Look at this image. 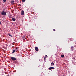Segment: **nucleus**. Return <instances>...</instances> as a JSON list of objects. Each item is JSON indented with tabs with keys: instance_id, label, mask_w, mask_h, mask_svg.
Returning <instances> with one entry per match:
<instances>
[{
	"instance_id": "f257e3e1",
	"label": "nucleus",
	"mask_w": 76,
	"mask_h": 76,
	"mask_svg": "<svg viewBox=\"0 0 76 76\" xmlns=\"http://www.w3.org/2000/svg\"><path fill=\"white\" fill-rule=\"evenodd\" d=\"M1 15L3 16H5L6 15V12L4 11H2L1 13Z\"/></svg>"
},
{
	"instance_id": "f03ea898",
	"label": "nucleus",
	"mask_w": 76,
	"mask_h": 76,
	"mask_svg": "<svg viewBox=\"0 0 76 76\" xmlns=\"http://www.w3.org/2000/svg\"><path fill=\"white\" fill-rule=\"evenodd\" d=\"M11 58L12 60H13V61H15L16 60V58L14 57H11Z\"/></svg>"
},
{
	"instance_id": "7ed1b4c3",
	"label": "nucleus",
	"mask_w": 76,
	"mask_h": 76,
	"mask_svg": "<svg viewBox=\"0 0 76 76\" xmlns=\"http://www.w3.org/2000/svg\"><path fill=\"white\" fill-rule=\"evenodd\" d=\"M55 68L53 67H50L48 68L49 70H52L53 69H54Z\"/></svg>"
},
{
	"instance_id": "20e7f679",
	"label": "nucleus",
	"mask_w": 76,
	"mask_h": 76,
	"mask_svg": "<svg viewBox=\"0 0 76 76\" xmlns=\"http://www.w3.org/2000/svg\"><path fill=\"white\" fill-rule=\"evenodd\" d=\"M35 50L36 51H38V48L37 47H36L35 48Z\"/></svg>"
},
{
	"instance_id": "39448f33",
	"label": "nucleus",
	"mask_w": 76,
	"mask_h": 76,
	"mask_svg": "<svg viewBox=\"0 0 76 76\" xmlns=\"http://www.w3.org/2000/svg\"><path fill=\"white\" fill-rule=\"evenodd\" d=\"M24 15V11L23 10L21 12V15L22 16H23V15Z\"/></svg>"
},
{
	"instance_id": "423d86ee",
	"label": "nucleus",
	"mask_w": 76,
	"mask_h": 76,
	"mask_svg": "<svg viewBox=\"0 0 76 76\" xmlns=\"http://www.w3.org/2000/svg\"><path fill=\"white\" fill-rule=\"evenodd\" d=\"M12 20L13 21H15V20H16V19L14 18H12Z\"/></svg>"
},
{
	"instance_id": "0eeeda50",
	"label": "nucleus",
	"mask_w": 76,
	"mask_h": 76,
	"mask_svg": "<svg viewBox=\"0 0 76 76\" xmlns=\"http://www.w3.org/2000/svg\"><path fill=\"white\" fill-rule=\"evenodd\" d=\"M53 65H54V63L53 62H52L51 64V66H53Z\"/></svg>"
},
{
	"instance_id": "6e6552de",
	"label": "nucleus",
	"mask_w": 76,
	"mask_h": 76,
	"mask_svg": "<svg viewBox=\"0 0 76 76\" xmlns=\"http://www.w3.org/2000/svg\"><path fill=\"white\" fill-rule=\"evenodd\" d=\"M15 51H16V50H13V51H12V54H13V53H14Z\"/></svg>"
},
{
	"instance_id": "1a4fd4ad",
	"label": "nucleus",
	"mask_w": 76,
	"mask_h": 76,
	"mask_svg": "<svg viewBox=\"0 0 76 76\" xmlns=\"http://www.w3.org/2000/svg\"><path fill=\"white\" fill-rule=\"evenodd\" d=\"M11 3L12 4H14V3H15V1H11Z\"/></svg>"
},
{
	"instance_id": "9d476101",
	"label": "nucleus",
	"mask_w": 76,
	"mask_h": 76,
	"mask_svg": "<svg viewBox=\"0 0 76 76\" xmlns=\"http://www.w3.org/2000/svg\"><path fill=\"white\" fill-rule=\"evenodd\" d=\"M74 48V47L73 46H72L71 48V49H73Z\"/></svg>"
},
{
	"instance_id": "9b49d317",
	"label": "nucleus",
	"mask_w": 76,
	"mask_h": 76,
	"mask_svg": "<svg viewBox=\"0 0 76 76\" xmlns=\"http://www.w3.org/2000/svg\"><path fill=\"white\" fill-rule=\"evenodd\" d=\"M61 57H62L63 58V57H64V55H61Z\"/></svg>"
},
{
	"instance_id": "f8f14e48",
	"label": "nucleus",
	"mask_w": 76,
	"mask_h": 76,
	"mask_svg": "<svg viewBox=\"0 0 76 76\" xmlns=\"http://www.w3.org/2000/svg\"><path fill=\"white\" fill-rule=\"evenodd\" d=\"M9 36L11 37H12V36L10 34H9Z\"/></svg>"
},
{
	"instance_id": "ddd939ff",
	"label": "nucleus",
	"mask_w": 76,
	"mask_h": 76,
	"mask_svg": "<svg viewBox=\"0 0 76 76\" xmlns=\"http://www.w3.org/2000/svg\"><path fill=\"white\" fill-rule=\"evenodd\" d=\"M69 40H70V41H73V38H71Z\"/></svg>"
},
{
	"instance_id": "4468645a",
	"label": "nucleus",
	"mask_w": 76,
	"mask_h": 76,
	"mask_svg": "<svg viewBox=\"0 0 76 76\" xmlns=\"http://www.w3.org/2000/svg\"><path fill=\"white\" fill-rule=\"evenodd\" d=\"M22 2H25V1L26 0H22Z\"/></svg>"
},
{
	"instance_id": "2eb2a0df",
	"label": "nucleus",
	"mask_w": 76,
	"mask_h": 76,
	"mask_svg": "<svg viewBox=\"0 0 76 76\" xmlns=\"http://www.w3.org/2000/svg\"><path fill=\"white\" fill-rule=\"evenodd\" d=\"M3 1L4 2H6V0H3Z\"/></svg>"
},
{
	"instance_id": "dca6fc26",
	"label": "nucleus",
	"mask_w": 76,
	"mask_h": 76,
	"mask_svg": "<svg viewBox=\"0 0 76 76\" xmlns=\"http://www.w3.org/2000/svg\"><path fill=\"white\" fill-rule=\"evenodd\" d=\"M53 31H56V29H53Z\"/></svg>"
},
{
	"instance_id": "f3484780",
	"label": "nucleus",
	"mask_w": 76,
	"mask_h": 76,
	"mask_svg": "<svg viewBox=\"0 0 76 76\" xmlns=\"http://www.w3.org/2000/svg\"><path fill=\"white\" fill-rule=\"evenodd\" d=\"M46 59V57H45L44 60H45V59Z\"/></svg>"
},
{
	"instance_id": "a211bd4d",
	"label": "nucleus",
	"mask_w": 76,
	"mask_h": 76,
	"mask_svg": "<svg viewBox=\"0 0 76 76\" xmlns=\"http://www.w3.org/2000/svg\"><path fill=\"white\" fill-rule=\"evenodd\" d=\"M45 57H48V56H47V55H46L45 56Z\"/></svg>"
},
{
	"instance_id": "6ab92c4d",
	"label": "nucleus",
	"mask_w": 76,
	"mask_h": 76,
	"mask_svg": "<svg viewBox=\"0 0 76 76\" xmlns=\"http://www.w3.org/2000/svg\"><path fill=\"white\" fill-rule=\"evenodd\" d=\"M5 9H4L3 10V11H4Z\"/></svg>"
},
{
	"instance_id": "aec40b11",
	"label": "nucleus",
	"mask_w": 76,
	"mask_h": 76,
	"mask_svg": "<svg viewBox=\"0 0 76 76\" xmlns=\"http://www.w3.org/2000/svg\"><path fill=\"white\" fill-rule=\"evenodd\" d=\"M1 25V22L0 21V25Z\"/></svg>"
}]
</instances>
